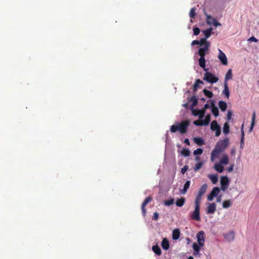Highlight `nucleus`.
<instances>
[{
    "mask_svg": "<svg viewBox=\"0 0 259 259\" xmlns=\"http://www.w3.org/2000/svg\"><path fill=\"white\" fill-rule=\"evenodd\" d=\"M190 123V122L189 120H183L177 125H172L170 127V131L172 133L179 131L182 134H185L187 131Z\"/></svg>",
    "mask_w": 259,
    "mask_h": 259,
    "instance_id": "f257e3e1",
    "label": "nucleus"
},
{
    "mask_svg": "<svg viewBox=\"0 0 259 259\" xmlns=\"http://www.w3.org/2000/svg\"><path fill=\"white\" fill-rule=\"evenodd\" d=\"M229 144V139L228 137L224 140L220 141L216 144L214 149L219 152L222 153L228 146Z\"/></svg>",
    "mask_w": 259,
    "mask_h": 259,
    "instance_id": "f03ea898",
    "label": "nucleus"
},
{
    "mask_svg": "<svg viewBox=\"0 0 259 259\" xmlns=\"http://www.w3.org/2000/svg\"><path fill=\"white\" fill-rule=\"evenodd\" d=\"M195 204V209L193 212V213L191 215L192 219L197 221H200V202H194Z\"/></svg>",
    "mask_w": 259,
    "mask_h": 259,
    "instance_id": "7ed1b4c3",
    "label": "nucleus"
},
{
    "mask_svg": "<svg viewBox=\"0 0 259 259\" xmlns=\"http://www.w3.org/2000/svg\"><path fill=\"white\" fill-rule=\"evenodd\" d=\"M206 72L204 74L203 79L207 82L211 83H213L217 82L219 78L215 76L213 74L210 72Z\"/></svg>",
    "mask_w": 259,
    "mask_h": 259,
    "instance_id": "20e7f679",
    "label": "nucleus"
},
{
    "mask_svg": "<svg viewBox=\"0 0 259 259\" xmlns=\"http://www.w3.org/2000/svg\"><path fill=\"white\" fill-rule=\"evenodd\" d=\"M207 185L206 184H203L201 188L199 189L198 193L197 195L195 201L201 203L202 197L203 194L206 192Z\"/></svg>",
    "mask_w": 259,
    "mask_h": 259,
    "instance_id": "39448f33",
    "label": "nucleus"
},
{
    "mask_svg": "<svg viewBox=\"0 0 259 259\" xmlns=\"http://www.w3.org/2000/svg\"><path fill=\"white\" fill-rule=\"evenodd\" d=\"M198 244L200 246H203L205 242V233L203 231H199L196 235Z\"/></svg>",
    "mask_w": 259,
    "mask_h": 259,
    "instance_id": "423d86ee",
    "label": "nucleus"
},
{
    "mask_svg": "<svg viewBox=\"0 0 259 259\" xmlns=\"http://www.w3.org/2000/svg\"><path fill=\"white\" fill-rule=\"evenodd\" d=\"M221 189L223 191H225L229 187V180L227 176L222 177L221 178Z\"/></svg>",
    "mask_w": 259,
    "mask_h": 259,
    "instance_id": "0eeeda50",
    "label": "nucleus"
},
{
    "mask_svg": "<svg viewBox=\"0 0 259 259\" xmlns=\"http://www.w3.org/2000/svg\"><path fill=\"white\" fill-rule=\"evenodd\" d=\"M220 192L219 188L216 187L213 188L211 192L207 196V199L209 201H212L214 197L218 196Z\"/></svg>",
    "mask_w": 259,
    "mask_h": 259,
    "instance_id": "6e6552de",
    "label": "nucleus"
},
{
    "mask_svg": "<svg viewBox=\"0 0 259 259\" xmlns=\"http://www.w3.org/2000/svg\"><path fill=\"white\" fill-rule=\"evenodd\" d=\"M219 55L218 58L224 65H227L228 64V60L226 55L221 50H219Z\"/></svg>",
    "mask_w": 259,
    "mask_h": 259,
    "instance_id": "1a4fd4ad",
    "label": "nucleus"
},
{
    "mask_svg": "<svg viewBox=\"0 0 259 259\" xmlns=\"http://www.w3.org/2000/svg\"><path fill=\"white\" fill-rule=\"evenodd\" d=\"M210 47V44H207L206 46H204L203 47L199 49L198 54L200 56V57H204L205 56L206 54L208 52L209 50V48Z\"/></svg>",
    "mask_w": 259,
    "mask_h": 259,
    "instance_id": "9d476101",
    "label": "nucleus"
},
{
    "mask_svg": "<svg viewBox=\"0 0 259 259\" xmlns=\"http://www.w3.org/2000/svg\"><path fill=\"white\" fill-rule=\"evenodd\" d=\"M152 200V197L150 196L147 197L142 204V211L144 216L146 215V209L145 208L146 205L150 202Z\"/></svg>",
    "mask_w": 259,
    "mask_h": 259,
    "instance_id": "9b49d317",
    "label": "nucleus"
},
{
    "mask_svg": "<svg viewBox=\"0 0 259 259\" xmlns=\"http://www.w3.org/2000/svg\"><path fill=\"white\" fill-rule=\"evenodd\" d=\"M192 114L194 116H199V119H202L204 117L205 111L204 110H196L192 109Z\"/></svg>",
    "mask_w": 259,
    "mask_h": 259,
    "instance_id": "f8f14e48",
    "label": "nucleus"
},
{
    "mask_svg": "<svg viewBox=\"0 0 259 259\" xmlns=\"http://www.w3.org/2000/svg\"><path fill=\"white\" fill-rule=\"evenodd\" d=\"M216 210V204L214 203H211L209 204L207 207V213L210 214H213Z\"/></svg>",
    "mask_w": 259,
    "mask_h": 259,
    "instance_id": "ddd939ff",
    "label": "nucleus"
},
{
    "mask_svg": "<svg viewBox=\"0 0 259 259\" xmlns=\"http://www.w3.org/2000/svg\"><path fill=\"white\" fill-rule=\"evenodd\" d=\"M224 238L227 241H232L234 239L235 234L233 232H230L224 235Z\"/></svg>",
    "mask_w": 259,
    "mask_h": 259,
    "instance_id": "4468645a",
    "label": "nucleus"
},
{
    "mask_svg": "<svg viewBox=\"0 0 259 259\" xmlns=\"http://www.w3.org/2000/svg\"><path fill=\"white\" fill-rule=\"evenodd\" d=\"M210 107L211 108V112H212L213 115L215 117L218 116L219 115V109L217 108V107H216L215 106V105H214V104L213 101L211 102Z\"/></svg>",
    "mask_w": 259,
    "mask_h": 259,
    "instance_id": "2eb2a0df",
    "label": "nucleus"
},
{
    "mask_svg": "<svg viewBox=\"0 0 259 259\" xmlns=\"http://www.w3.org/2000/svg\"><path fill=\"white\" fill-rule=\"evenodd\" d=\"M190 186V181H187L184 185L183 189L180 190V192L182 194H185Z\"/></svg>",
    "mask_w": 259,
    "mask_h": 259,
    "instance_id": "dca6fc26",
    "label": "nucleus"
},
{
    "mask_svg": "<svg viewBox=\"0 0 259 259\" xmlns=\"http://www.w3.org/2000/svg\"><path fill=\"white\" fill-rule=\"evenodd\" d=\"M199 65L205 71H207L208 69L205 68V59L204 57H200L199 59Z\"/></svg>",
    "mask_w": 259,
    "mask_h": 259,
    "instance_id": "f3484780",
    "label": "nucleus"
},
{
    "mask_svg": "<svg viewBox=\"0 0 259 259\" xmlns=\"http://www.w3.org/2000/svg\"><path fill=\"white\" fill-rule=\"evenodd\" d=\"M201 246H200L198 244H197L196 243H194L192 245V248L194 250V255H198L199 253V251L200 250V247Z\"/></svg>",
    "mask_w": 259,
    "mask_h": 259,
    "instance_id": "a211bd4d",
    "label": "nucleus"
},
{
    "mask_svg": "<svg viewBox=\"0 0 259 259\" xmlns=\"http://www.w3.org/2000/svg\"><path fill=\"white\" fill-rule=\"evenodd\" d=\"M161 246L164 250H167L169 248V244L166 238H163L161 242Z\"/></svg>",
    "mask_w": 259,
    "mask_h": 259,
    "instance_id": "6ab92c4d",
    "label": "nucleus"
},
{
    "mask_svg": "<svg viewBox=\"0 0 259 259\" xmlns=\"http://www.w3.org/2000/svg\"><path fill=\"white\" fill-rule=\"evenodd\" d=\"M220 152H219L216 149H214L211 153V161H213L217 158L219 157Z\"/></svg>",
    "mask_w": 259,
    "mask_h": 259,
    "instance_id": "aec40b11",
    "label": "nucleus"
},
{
    "mask_svg": "<svg viewBox=\"0 0 259 259\" xmlns=\"http://www.w3.org/2000/svg\"><path fill=\"white\" fill-rule=\"evenodd\" d=\"M180 232L178 229H176L172 231V237L173 240H177L179 238Z\"/></svg>",
    "mask_w": 259,
    "mask_h": 259,
    "instance_id": "412c9836",
    "label": "nucleus"
},
{
    "mask_svg": "<svg viewBox=\"0 0 259 259\" xmlns=\"http://www.w3.org/2000/svg\"><path fill=\"white\" fill-rule=\"evenodd\" d=\"M223 94L225 95V96L229 99L230 96V92L229 90V88L227 82L224 83V89L223 91Z\"/></svg>",
    "mask_w": 259,
    "mask_h": 259,
    "instance_id": "4be33fe9",
    "label": "nucleus"
},
{
    "mask_svg": "<svg viewBox=\"0 0 259 259\" xmlns=\"http://www.w3.org/2000/svg\"><path fill=\"white\" fill-rule=\"evenodd\" d=\"M153 251L157 255H160L161 254V250L160 248L157 245H154L152 246Z\"/></svg>",
    "mask_w": 259,
    "mask_h": 259,
    "instance_id": "5701e85b",
    "label": "nucleus"
},
{
    "mask_svg": "<svg viewBox=\"0 0 259 259\" xmlns=\"http://www.w3.org/2000/svg\"><path fill=\"white\" fill-rule=\"evenodd\" d=\"M219 106L222 111H225L227 109V104L225 101H220L219 102Z\"/></svg>",
    "mask_w": 259,
    "mask_h": 259,
    "instance_id": "b1692460",
    "label": "nucleus"
},
{
    "mask_svg": "<svg viewBox=\"0 0 259 259\" xmlns=\"http://www.w3.org/2000/svg\"><path fill=\"white\" fill-rule=\"evenodd\" d=\"M186 201V199L184 197H181V198L178 199L176 202V204L177 206L179 207H182L184 205L185 202Z\"/></svg>",
    "mask_w": 259,
    "mask_h": 259,
    "instance_id": "393cba45",
    "label": "nucleus"
},
{
    "mask_svg": "<svg viewBox=\"0 0 259 259\" xmlns=\"http://www.w3.org/2000/svg\"><path fill=\"white\" fill-rule=\"evenodd\" d=\"M222 164H221V163H215L214 164V169L220 173L222 172L224 169V167Z\"/></svg>",
    "mask_w": 259,
    "mask_h": 259,
    "instance_id": "a878e982",
    "label": "nucleus"
},
{
    "mask_svg": "<svg viewBox=\"0 0 259 259\" xmlns=\"http://www.w3.org/2000/svg\"><path fill=\"white\" fill-rule=\"evenodd\" d=\"M193 141L199 146H201L204 144V141L201 138H194Z\"/></svg>",
    "mask_w": 259,
    "mask_h": 259,
    "instance_id": "bb28decb",
    "label": "nucleus"
},
{
    "mask_svg": "<svg viewBox=\"0 0 259 259\" xmlns=\"http://www.w3.org/2000/svg\"><path fill=\"white\" fill-rule=\"evenodd\" d=\"M221 164H227L228 163V162H229V158H228V156L225 154V155H223L222 158L221 159L220 161Z\"/></svg>",
    "mask_w": 259,
    "mask_h": 259,
    "instance_id": "cd10ccee",
    "label": "nucleus"
},
{
    "mask_svg": "<svg viewBox=\"0 0 259 259\" xmlns=\"http://www.w3.org/2000/svg\"><path fill=\"white\" fill-rule=\"evenodd\" d=\"M220 127L218 125L217 121L216 120H213L211 122L210 124V128L212 131H214V130L220 128Z\"/></svg>",
    "mask_w": 259,
    "mask_h": 259,
    "instance_id": "c85d7f7f",
    "label": "nucleus"
},
{
    "mask_svg": "<svg viewBox=\"0 0 259 259\" xmlns=\"http://www.w3.org/2000/svg\"><path fill=\"white\" fill-rule=\"evenodd\" d=\"M208 178L213 184H216L218 181V177L217 175H209Z\"/></svg>",
    "mask_w": 259,
    "mask_h": 259,
    "instance_id": "c756f323",
    "label": "nucleus"
},
{
    "mask_svg": "<svg viewBox=\"0 0 259 259\" xmlns=\"http://www.w3.org/2000/svg\"><path fill=\"white\" fill-rule=\"evenodd\" d=\"M200 84H203L204 83H203V82L202 80H200L199 79H196V81H195V84L194 85V89H193L194 91H196L197 90V89H198V88L199 87V85Z\"/></svg>",
    "mask_w": 259,
    "mask_h": 259,
    "instance_id": "7c9ffc66",
    "label": "nucleus"
},
{
    "mask_svg": "<svg viewBox=\"0 0 259 259\" xmlns=\"http://www.w3.org/2000/svg\"><path fill=\"white\" fill-rule=\"evenodd\" d=\"M255 112L254 111L252 116L251 123L250 125V127L249 128V132H251L252 131L253 127L255 123Z\"/></svg>",
    "mask_w": 259,
    "mask_h": 259,
    "instance_id": "2f4dec72",
    "label": "nucleus"
},
{
    "mask_svg": "<svg viewBox=\"0 0 259 259\" xmlns=\"http://www.w3.org/2000/svg\"><path fill=\"white\" fill-rule=\"evenodd\" d=\"M232 70L231 69H229V70H228V71H227V72L226 74L225 78V82H227V80L232 79Z\"/></svg>",
    "mask_w": 259,
    "mask_h": 259,
    "instance_id": "473e14b6",
    "label": "nucleus"
},
{
    "mask_svg": "<svg viewBox=\"0 0 259 259\" xmlns=\"http://www.w3.org/2000/svg\"><path fill=\"white\" fill-rule=\"evenodd\" d=\"M230 126L227 122L224 124L223 132L225 135H227L229 133Z\"/></svg>",
    "mask_w": 259,
    "mask_h": 259,
    "instance_id": "72a5a7b5",
    "label": "nucleus"
},
{
    "mask_svg": "<svg viewBox=\"0 0 259 259\" xmlns=\"http://www.w3.org/2000/svg\"><path fill=\"white\" fill-rule=\"evenodd\" d=\"M206 23L209 24L211 25L213 23V22L215 20L214 18H213L212 17H211L210 15H206Z\"/></svg>",
    "mask_w": 259,
    "mask_h": 259,
    "instance_id": "f704fd0d",
    "label": "nucleus"
},
{
    "mask_svg": "<svg viewBox=\"0 0 259 259\" xmlns=\"http://www.w3.org/2000/svg\"><path fill=\"white\" fill-rule=\"evenodd\" d=\"M231 204V201L230 200H227L223 202L222 205L223 208H227L230 207Z\"/></svg>",
    "mask_w": 259,
    "mask_h": 259,
    "instance_id": "c9c22d12",
    "label": "nucleus"
},
{
    "mask_svg": "<svg viewBox=\"0 0 259 259\" xmlns=\"http://www.w3.org/2000/svg\"><path fill=\"white\" fill-rule=\"evenodd\" d=\"M211 32H212L211 28L207 29L206 30H204L203 33L205 35V38H207L209 37L210 36V35H211Z\"/></svg>",
    "mask_w": 259,
    "mask_h": 259,
    "instance_id": "e433bc0d",
    "label": "nucleus"
},
{
    "mask_svg": "<svg viewBox=\"0 0 259 259\" xmlns=\"http://www.w3.org/2000/svg\"><path fill=\"white\" fill-rule=\"evenodd\" d=\"M203 93L206 97H207L208 98H212L213 95L212 92H211V91H209L206 89H204L203 90Z\"/></svg>",
    "mask_w": 259,
    "mask_h": 259,
    "instance_id": "4c0bfd02",
    "label": "nucleus"
},
{
    "mask_svg": "<svg viewBox=\"0 0 259 259\" xmlns=\"http://www.w3.org/2000/svg\"><path fill=\"white\" fill-rule=\"evenodd\" d=\"M244 125H242V127L241 128V138L240 141V144L241 145H244V132L243 130Z\"/></svg>",
    "mask_w": 259,
    "mask_h": 259,
    "instance_id": "58836bf2",
    "label": "nucleus"
},
{
    "mask_svg": "<svg viewBox=\"0 0 259 259\" xmlns=\"http://www.w3.org/2000/svg\"><path fill=\"white\" fill-rule=\"evenodd\" d=\"M174 203V198H170V199H168L166 200H165L164 201V204L166 206H170L172 204H173Z\"/></svg>",
    "mask_w": 259,
    "mask_h": 259,
    "instance_id": "ea45409f",
    "label": "nucleus"
},
{
    "mask_svg": "<svg viewBox=\"0 0 259 259\" xmlns=\"http://www.w3.org/2000/svg\"><path fill=\"white\" fill-rule=\"evenodd\" d=\"M210 120V115L207 114L205 118V119L203 121L204 125L208 124Z\"/></svg>",
    "mask_w": 259,
    "mask_h": 259,
    "instance_id": "a19ab883",
    "label": "nucleus"
},
{
    "mask_svg": "<svg viewBox=\"0 0 259 259\" xmlns=\"http://www.w3.org/2000/svg\"><path fill=\"white\" fill-rule=\"evenodd\" d=\"M199 45L201 46L203 45L206 46L207 44H210L209 42L206 40V38H201L200 40H199Z\"/></svg>",
    "mask_w": 259,
    "mask_h": 259,
    "instance_id": "79ce46f5",
    "label": "nucleus"
},
{
    "mask_svg": "<svg viewBox=\"0 0 259 259\" xmlns=\"http://www.w3.org/2000/svg\"><path fill=\"white\" fill-rule=\"evenodd\" d=\"M203 164V162H198L195 166V167H194V170L195 171H197L199 169H200L202 165Z\"/></svg>",
    "mask_w": 259,
    "mask_h": 259,
    "instance_id": "37998d69",
    "label": "nucleus"
},
{
    "mask_svg": "<svg viewBox=\"0 0 259 259\" xmlns=\"http://www.w3.org/2000/svg\"><path fill=\"white\" fill-rule=\"evenodd\" d=\"M181 154L185 156V157H187V156H188L190 155V151L187 149H183L182 151H181Z\"/></svg>",
    "mask_w": 259,
    "mask_h": 259,
    "instance_id": "c03bdc74",
    "label": "nucleus"
},
{
    "mask_svg": "<svg viewBox=\"0 0 259 259\" xmlns=\"http://www.w3.org/2000/svg\"><path fill=\"white\" fill-rule=\"evenodd\" d=\"M196 9L195 8H192L190 11L189 16L191 18H194L196 15Z\"/></svg>",
    "mask_w": 259,
    "mask_h": 259,
    "instance_id": "a18cd8bd",
    "label": "nucleus"
},
{
    "mask_svg": "<svg viewBox=\"0 0 259 259\" xmlns=\"http://www.w3.org/2000/svg\"><path fill=\"white\" fill-rule=\"evenodd\" d=\"M193 124L197 126L204 125L203 121L199 119V120H195L193 122Z\"/></svg>",
    "mask_w": 259,
    "mask_h": 259,
    "instance_id": "49530a36",
    "label": "nucleus"
},
{
    "mask_svg": "<svg viewBox=\"0 0 259 259\" xmlns=\"http://www.w3.org/2000/svg\"><path fill=\"white\" fill-rule=\"evenodd\" d=\"M203 152V149L201 148H198L193 152V154L195 155H200Z\"/></svg>",
    "mask_w": 259,
    "mask_h": 259,
    "instance_id": "de8ad7c7",
    "label": "nucleus"
},
{
    "mask_svg": "<svg viewBox=\"0 0 259 259\" xmlns=\"http://www.w3.org/2000/svg\"><path fill=\"white\" fill-rule=\"evenodd\" d=\"M232 115L233 113L231 111L228 110L227 111V119L228 121H230L231 120Z\"/></svg>",
    "mask_w": 259,
    "mask_h": 259,
    "instance_id": "09e8293b",
    "label": "nucleus"
},
{
    "mask_svg": "<svg viewBox=\"0 0 259 259\" xmlns=\"http://www.w3.org/2000/svg\"><path fill=\"white\" fill-rule=\"evenodd\" d=\"M200 32V29L198 27H194L193 28V33L195 35H197Z\"/></svg>",
    "mask_w": 259,
    "mask_h": 259,
    "instance_id": "8fccbe9b",
    "label": "nucleus"
},
{
    "mask_svg": "<svg viewBox=\"0 0 259 259\" xmlns=\"http://www.w3.org/2000/svg\"><path fill=\"white\" fill-rule=\"evenodd\" d=\"M189 167L188 165H185L183 166V167L181 169V173L182 174H184L186 171L188 169Z\"/></svg>",
    "mask_w": 259,
    "mask_h": 259,
    "instance_id": "3c124183",
    "label": "nucleus"
},
{
    "mask_svg": "<svg viewBox=\"0 0 259 259\" xmlns=\"http://www.w3.org/2000/svg\"><path fill=\"white\" fill-rule=\"evenodd\" d=\"M248 41L257 42L258 39H256L254 36H251L248 39Z\"/></svg>",
    "mask_w": 259,
    "mask_h": 259,
    "instance_id": "603ef678",
    "label": "nucleus"
},
{
    "mask_svg": "<svg viewBox=\"0 0 259 259\" xmlns=\"http://www.w3.org/2000/svg\"><path fill=\"white\" fill-rule=\"evenodd\" d=\"M191 100L193 101V106H195L197 104V100L196 98H195L194 97H192L191 98Z\"/></svg>",
    "mask_w": 259,
    "mask_h": 259,
    "instance_id": "864d4df0",
    "label": "nucleus"
},
{
    "mask_svg": "<svg viewBox=\"0 0 259 259\" xmlns=\"http://www.w3.org/2000/svg\"><path fill=\"white\" fill-rule=\"evenodd\" d=\"M214 131H215V136L217 137H219L220 135H221V128H219L215 130H214Z\"/></svg>",
    "mask_w": 259,
    "mask_h": 259,
    "instance_id": "5fc2aeb1",
    "label": "nucleus"
},
{
    "mask_svg": "<svg viewBox=\"0 0 259 259\" xmlns=\"http://www.w3.org/2000/svg\"><path fill=\"white\" fill-rule=\"evenodd\" d=\"M159 218V214L157 212H155L153 214V219L154 220H157Z\"/></svg>",
    "mask_w": 259,
    "mask_h": 259,
    "instance_id": "6e6d98bb",
    "label": "nucleus"
},
{
    "mask_svg": "<svg viewBox=\"0 0 259 259\" xmlns=\"http://www.w3.org/2000/svg\"><path fill=\"white\" fill-rule=\"evenodd\" d=\"M212 24L215 26V27H218V26H221V23L218 22L216 19L214 20V21L213 22Z\"/></svg>",
    "mask_w": 259,
    "mask_h": 259,
    "instance_id": "4d7b16f0",
    "label": "nucleus"
},
{
    "mask_svg": "<svg viewBox=\"0 0 259 259\" xmlns=\"http://www.w3.org/2000/svg\"><path fill=\"white\" fill-rule=\"evenodd\" d=\"M234 165L232 164L228 168L227 170L228 172H232L233 170Z\"/></svg>",
    "mask_w": 259,
    "mask_h": 259,
    "instance_id": "13d9d810",
    "label": "nucleus"
},
{
    "mask_svg": "<svg viewBox=\"0 0 259 259\" xmlns=\"http://www.w3.org/2000/svg\"><path fill=\"white\" fill-rule=\"evenodd\" d=\"M192 45H199V40H194L192 42Z\"/></svg>",
    "mask_w": 259,
    "mask_h": 259,
    "instance_id": "bf43d9fd",
    "label": "nucleus"
},
{
    "mask_svg": "<svg viewBox=\"0 0 259 259\" xmlns=\"http://www.w3.org/2000/svg\"><path fill=\"white\" fill-rule=\"evenodd\" d=\"M184 143H185L186 144H187V145H190V142H189V140L188 139H185L184 140Z\"/></svg>",
    "mask_w": 259,
    "mask_h": 259,
    "instance_id": "052dcab7",
    "label": "nucleus"
},
{
    "mask_svg": "<svg viewBox=\"0 0 259 259\" xmlns=\"http://www.w3.org/2000/svg\"><path fill=\"white\" fill-rule=\"evenodd\" d=\"M210 107V106L208 104H206L204 105V108L202 110H205L206 109H208Z\"/></svg>",
    "mask_w": 259,
    "mask_h": 259,
    "instance_id": "680f3d73",
    "label": "nucleus"
},
{
    "mask_svg": "<svg viewBox=\"0 0 259 259\" xmlns=\"http://www.w3.org/2000/svg\"><path fill=\"white\" fill-rule=\"evenodd\" d=\"M221 201V196H219V197H217V201L218 202H220Z\"/></svg>",
    "mask_w": 259,
    "mask_h": 259,
    "instance_id": "e2e57ef3",
    "label": "nucleus"
},
{
    "mask_svg": "<svg viewBox=\"0 0 259 259\" xmlns=\"http://www.w3.org/2000/svg\"><path fill=\"white\" fill-rule=\"evenodd\" d=\"M195 160H196V161H198V160H199V157L196 156V158H195Z\"/></svg>",
    "mask_w": 259,
    "mask_h": 259,
    "instance_id": "0e129e2a",
    "label": "nucleus"
},
{
    "mask_svg": "<svg viewBox=\"0 0 259 259\" xmlns=\"http://www.w3.org/2000/svg\"><path fill=\"white\" fill-rule=\"evenodd\" d=\"M244 147V145H241L240 144V148L242 149Z\"/></svg>",
    "mask_w": 259,
    "mask_h": 259,
    "instance_id": "69168bd1",
    "label": "nucleus"
},
{
    "mask_svg": "<svg viewBox=\"0 0 259 259\" xmlns=\"http://www.w3.org/2000/svg\"><path fill=\"white\" fill-rule=\"evenodd\" d=\"M188 259H194L192 256H189Z\"/></svg>",
    "mask_w": 259,
    "mask_h": 259,
    "instance_id": "338daca9",
    "label": "nucleus"
},
{
    "mask_svg": "<svg viewBox=\"0 0 259 259\" xmlns=\"http://www.w3.org/2000/svg\"><path fill=\"white\" fill-rule=\"evenodd\" d=\"M201 100H203V101H205V99H204L203 98H202L201 99Z\"/></svg>",
    "mask_w": 259,
    "mask_h": 259,
    "instance_id": "774afa93",
    "label": "nucleus"
}]
</instances>
